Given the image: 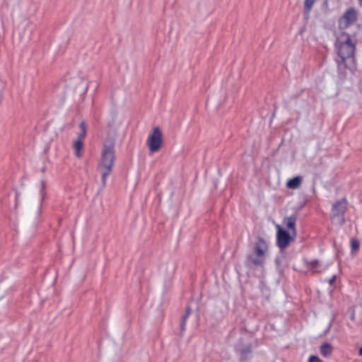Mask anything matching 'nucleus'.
Returning a JSON list of instances; mask_svg holds the SVG:
<instances>
[{
  "label": "nucleus",
  "instance_id": "obj_1",
  "mask_svg": "<svg viewBox=\"0 0 362 362\" xmlns=\"http://www.w3.org/2000/svg\"><path fill=\"white\" fill-rule=\"evenodd\" d=\"M115 137L107 136L103 142L101 156L99 160L97 171L101 175L103 187L106 185L107 177L111 173L115 158Z\"/></svg>",
  "mask_w": 362,
  "mask_h": 362
},
{
  "label": "nucleus",
  "instance_id": "obj_2",
  "mask_svg": "<svg viewBox=\"0 0 362 362\" xmlns=\"http://www.w3.org/2000/svg\"><path fill=\"white\" fill-rule=\"evenodd\" d=\"M267 250L268 246L265 240L262 237H257L252 252L246 257L245 264L247 266L262 267L265 263V254Z\"/></svg>",
  "mask_w": 362,
  "mask_h": 362
},
{
  "label": "nucleus",
  "instance_id": "obj_3",
  "mask_svg": "<svg viewBox=\"0 0 362 362\" xmlns=\"http://www.w3.org/2000/svg\"><path fill=\"white\" fill-rule=\"evenodd\" d=\"M342 36H345L344 41L339 43L338 47V54L341 59H345L354 57L355 52V45L352 42L351 37L347 33H343Z\"/></svg>",
  "mask_w": 362,
  "mask_h": 362
},
{
  "label": "nucleus",
  "instance_id": "obj_4",
  "mask_svg": "<svg viewBox=\"0 0 362 362\" xmlns=\"http://www.w3.org/2000/svg\"><path fill=\"white\" fill-rule=\"evenodd\" d=\"M347 209V201L345 198L335 202L332 209V220L342 226L345 223L344 214Z\"/></svg>",
  "mask_w": 362,
  "mask_h": 362
},
{
  "label": "nucleus",
  "instance_id": "obj_5",
  "mask_svg": "<svg viewBox=\"0 0 362 362\" xmlns=\"http://www.w3.org/2000/svg\"><path fill=\"white\" fill-rule=\"evenodd\" d=\"M163 143V134L159 127L153 129L147 139V146L152 153L160 150Z\"/></svg>",
  "mask_w": 362,
  "mask_h": 362
},
{
  "label": "nucleus",
  "instance_id": "obj_6",
  "mask_svg": "<svg viewBox=\"0 0 362 362\" xmlns=\"http://www.w3.org/2000/svg\"><path fill=\"white\" fill-rule=\"evenodd\" d=\"M81 132L78 134L76 140L73 141L72 147L74 149V153L78 158H81L83 156L84 151V141L86 136V131L84 122L80 124Z\"/></svg>",
  "mask_w": 362,
  "mask_h": 362
},
{
  "label": "nucleus",
  "instance_id": "obj_7",
  "mask_svg": "<svg viewBox=\"0 0 362 362\" xmlns=\"http://www.w3.org/2000/svg\"><path fill=\"white\" fill-rule=\"evenodd\" d=\"M276 241L280 249L286 247L293 241L296 235H293L291 232L282 228L279 225L276 226Z\"/></svg>",
  "mask_w": 362,
  "mask_h": 362
},
{
  "label": "nucleus",
  "instance_id": "obj_8",
  "mask_svg": "<svg viewBox=\"0 0 362 362\" xmlns=\"http://www.w3.org/2000/svg\"><path fill=\"white\" fill-rule=\"evenodd\" d=\"M357 20V13L354 8H348L339 20V28L345 30Z\"/></svg>",
  "mask_w": 362,
  "mask_h": 362
},
{
  "label": "nucleus",
  "instance_id": "obj_9",
  "mask_svg": "<svg viewBox=\"0 0 362 362\" xmlns=\"http://www.w3.org/2000/svg\"><path fill=\"white\" fill-rule=\"evenodd\" d=\"M297 218V214H293L290 216H286L283 220V224L292 233L293 235H297L296 228Z\"/></svg>",
  "mask_w": 362,
  "mask_h": 362
},
{
  "label": "nucleus",
  "instance_id": "obj_10",
  "mask_svg": "<svg viewBox=\"0 0 362 362\" xmlns=\"http://www.w3.org/2000/svg\"><path fill=\"white\" fill-rule=\"evenodd\" d=\"M235 349L240 354L241 361H247L250 358L252 353V345L250 344L245 345L244 347H242L240 344H236Z\"/></svg>",
  "mask_w": 362,
  "mask_h": 362
},
{
  "label": "nucleus",
  "instance_id": "obj_11",
  "mask_svg": "<svg viewBox=\"0 0 362 362\" xmlns=\"http://www.w3.org/2000/svg\"><path fill=\"white\" fill-rule=\"evenodd\" d=\"M302 177L300 176H296L291 179H290L287 183L286 187L288 189H297L301 184Z\"/></svg>",
  "mask_w": 362,
  "mask_h": 362
},
{
  "label": "nucleus",
  "instance_id": "obj_12",
  "mask_svg": "<svg viewBox=\"0 0 362 362\" xmlns=\"http://www.w3.org/2000/svg\"><path fill=\"white\" fill-rule=\"evenodd\" d=\"M333 348L330 344L325 343L320 346V353L325 357L331 356Z\"/></svg>",
  "mask_w": 362,
  "mask_h": 362
},
{
  "label": "nucleus",
  "instance_id": "obj_13",
  "mask_svg": "<svg viewBox=\"0 0 362 362\" xmlns=\"http://www.w3.org/2000/svg\"><path fill=\"white\" fill-rule=\"evenodd\" d=\"M316 0H305L304 1V16L306 19L309 18L310 12Z\"/></svg>",
  "mask_w": 362,
  "mask_h": 362
},
{
  "label": "nucleus",
  "instance_id": "obj_14",
  "mask_svg": "<svg viewBox=\"0 0 362 362\" xmlns=\"http://www.w3.org/2000/svg\"><path fill=\"white\" fill-rule=\"evenodd\" d=\"M191 313H192V310H191L190 307H189V306L187 307L185 313L182 317V322H181V325H180V332L181 333H182L185 329L186 321H187V319L188 318V317L190 315Z\"/></svg>",
  "mask_w": 362,
  "mask_h": 362
},
{
  "label": "nucleus",
  "instance_id": "obj_15",
  "mask_svg": "<svg viewBox=\"0 0 362 362\" xmlns=\"http://www.w3.org/2000/svg\"><path fill=\"white\" fill-rule=\"evenodd\" d=\"M284 256L281 255L280 256H278L276 257L275 259V264H276V269H278L280 275H282L283 273H284V267L282 265V263L284 262Z\"/></svg>",
  "mask_w": 362,
  "mask_h": 362
},
{
  "label": "nucleus",
  "instance_id": "obj_16",
  "mask_svg": "<svg viewBox=\"0 0 362 362\" xmlns=\"http://www.w3.org/2000/svg\"><path fill=\"white\" fill-rule=\"evenodd\" d=\"M351 246L353 251L356 250L359 248V242L355 238L351 240Z\"/></svg>",
  "mask_w": 362,
  "mask_h": 362
},
{
  "label": "nucleus",
  "instance_id": "obj_17",
  "mask_svg": "<svg viewBox=\"0 0 362 362\" xmlns=\"http://www.w3.org/2000/svg\"><path fill=\"white\" fill-rule=\"evenodd\" d=\"M308 362H323L318 356L312 355L308 359Z\"/></svg>",
  "mask_w": 362,
  "mask_h": 362
},
{
  "label": "nucleus",
  "instance_id": "obj_18",
  "mask_svg": "<svg viewBox=\"0 0 362 362\" xmlns=\"http://www.w3.org/2000/svg\"><path fill=\"white\" fill-rule=\"evenodd\" d=\"M319 265V262L317 260H313L310 262V266L312 269L316 268Z\"/></svg>",
  "mask_w": 362,
  "mask_h": 362
},
{
  "label": "nucleus",
  "instance_id": "obj_19",
  "mask_svg": "<svg viewBox=\"0 0 362 362\" xmlns=\"http://www.w3.org/2000/svg\"><path fill=\"white\" fill-rule=\"evenodd\" d=\"M337 275L334 274L332 277L328 281L329 284L332 286L336 281Z\"/></svg>",
  "mask_w": 362,
  "mask_h": 362
},
{
  "label": "nucleus",
  "instance_id": "obj_20",
  "mask_svg": "<svg viewBox=\"0 0 362 362\" xmlns=\"http://www.w3.org/2000/svg\"><path fill=\"white\" fill-rule=\"evenodd\" d=\"M359 355L362 356V346L359 349Z\"/></svg>",
  "mask_w": 362,
  "mask_h": 362
},
{
  "label": "nucleus",
  "instance_id": "obj_21",
  "mask_svg": "<svg viewBox=\"0 0 362 362\" xmlns=\"http://www.w3.org/2000/svg\"><path fill=\"white\" fill-rule=\"evenodd\" d=\"M359 5L362 7V0H358Z\"/></svg>",
  "mask_w": 362,
  "mask_h": 362
},
{
  "label": "nucleus",
  "instance_id": "obj_22",
  "mask_svg": "<svg viewBox=\"0 0 362 362\" xmlns=\"http://www.w3.org/2000/svg\"><path fill=\"white\" fill-rule=\"evenodd\" d=\"M351 320H354V314H353V315H351Z\"/></svg>",
  "mask_w": 362,
  "mask_h": 362
}]
</instances>
